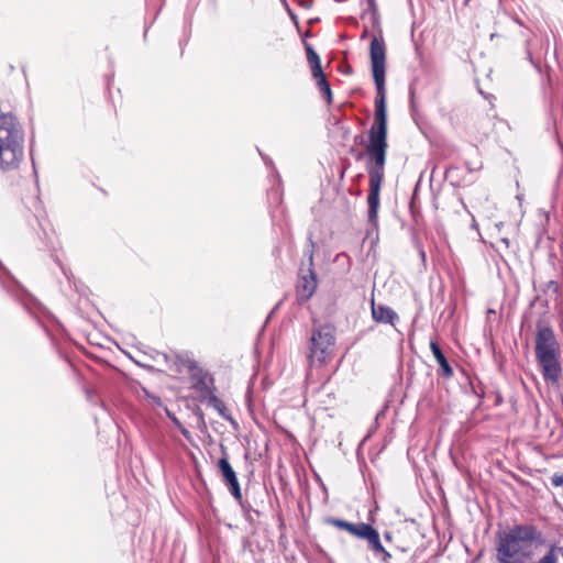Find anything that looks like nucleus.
Instances as JSON below:
<instances>
[{
  "label": "nucleus",
  "instance_id": "f257e3e1",
  "mask_svg": "<svg viewBox=\"0 0 563 563\" xmlns=\"http://www.w3.org/2000/svg\"><path fill=\"white\" fill-rule=\"evenodd\" d=\"M371 64L376 86L375 120L368 131V137H387V108H386V47L383 38L374 36L371 41Z\"/></svg>",
  "mask_w": 563,
  "mask_h": 563
},
{
  "label": "nucleus",
  "instance_id": "f03ea898",
  "mask_svg": "<svg viewBox=\"0 0 563 563\" xmlns=\"http://www.w3.org/2000/svg\"><path fill=\"white\" fill-rule=\"evenodd\" d=\"M24 158V130L10 112L0 111V172L19 169Z\"/></svg>",
  "mask_w": 563,
  "mask_h": 563
},
{
  "label": "nucleus",
  "instance_id": "7ed1b4c3",
  "mask_svg": "<svg viewBox=\"0 0 563 563\" xmlns=\"http://www.w3.org/2000/svg\"><path fill=\"white\" fill-rule=\"evenodd\" d=\"M543 533L533 525H515L508 531L498 533L497 560L500 563L527 556L532 543H542Z\"/></svg>",
  "mask_w": 563,
  "mask_h": 563
},
{
  "label": "nucleus",
  "instance_id": "20e7f679",
  "mask_svg": "<svg viewBox=\"0 0 563 563\" xmlns=\"http://www.w3.org/2000/svg\"><path fill=\"white\" fill-rule=\"evenodd\" d=\"M387 137H368L366 154L374 165L368 167L369 191L367 196L368 222L377 227L379 191L384 179V168L387 153Z\"/></svg>",
  "mask_w": 563,
  "mask_h": 563
},
{
  "label": "nucleus",
  "instance_id": "39448f33",
  "mask_svg": "<svg viewBox=\"0 0 563 563\" xmlns=\"http://www.w3.org/2000/svg\"><path fill=\"white\" fill-rule=\"evenodd\" d=\"M536 357L542 367L545 380L555 383L561 373L560 346L552 328L539 325L536 334Z\"/></svg>",
  "mask_w": 563,
  "mask_h": 563
},
{
  "label": "nucleus",
  "instance_id": "423d86ee",
  "mask_svg": "<svg viewBox=\"0 0 563 563\" xmlns=\"http://www.w3.org/2000/svg\"><path fill=\"white\" fill-rule=\"evenodd\" d=\"M335 336L333 329L329 325L319 327L313 331L310 339V357L322 363L325 361L329 350L334 345Z\"/></svg>",
  "mask_w": 563,
  "mask_h": 563
},
{
  "label": "nucleus",
  "instance_id": "0eeeda50",
  "mask_svg": "<svg viewBox=\"0 0 563 563\" xmlns=\"http://www.w3.org/2000/svg\"><path fill=\"white\" fill-rule=\"evenodd\" d=\"M313 249L314 243L309 238V244L307 250L305 251V256L308 257V267L305 271L303 268L300 269L301 275L299 279V284L297 287L298 296L301 300H308L312 297V295L316 291L318 282H317V275L312 268L313 266Z\"/></svg>",
  "mask_w": 563,
  "mask_h": 563
},
{
  "label": "nucleus",
  "instance_id": "6e6552de",
  "mask_svg": "<svg viewBox=\"0 0 563 563\" xmlns=\"http://www.w3.org/2000/svg\"><path fill=\"white\" fill-rule=\"evenodd\" d=\"M218 467H219V471L223 477V481L227 484V486L229 487L232 496L239 503H241V500H242L241 487H240L236 474H235L234 470L232 468L227 456L219 459Z\"/></svg>",
  "mask_w": 563,
  "mask_h": 563
},
{
  "label": "nucleus",
  "instance_id": "1a4fd4ad",
  "mask_svg": "<svg viewBox=\"0 0 563 563\" xmlns=\"http://www.w3.org/2000/svg\"><path fill=\"white\" fill-rule=\"evenodd\" d=\"M361 539H364L368 543V548L374 552V555L378 558L382 562L388 563L391 558V554L383 547L379 538L378 531L367 525L364 529V532L361 536Z\"/></svg>",
  "mask_w": 563,
  "mask_h": 563
},
{
  "label": "nucleus",
  "instance_id": "9d476101",
  "mask_svg": "<svg viewBox=\"0 0 563 563\" xmlns=\"http://www.w3.org/2000/svg\"><path fill=\"white\" fill-rule=\"evenodd\" d=\"M361 539H364L368 543V548L374 552V555L378 558L382 562L388 563L391 558V554L383 547L379 538L378 531L367 525L364 529V532L361 536Z\"/></svg>",
  "mask_w": 563,
  "mask_h": 563
},
{
  "label": "nucleus",
  "instance_id": "9b49d317",
  "mask_svg": "<svg viewBox=\"0 0 563 563\" xmlns=\"http://www.w3.org/2000/svg\"><path fill=\"white\" fill-rule=\"evenodd\" d=\"M188 374L192 382L191 387L201 396L206 397L214 390L213 378L202 367H194Z\"/></svg>",
  "mask_w": 563,
  "mask_h": 563
},
{
  "label": "nucleus",
  "instance_id": "f8f14e48",
  "mask_svg": "<svg viewBox=\"0 0 563 563\" xmlns=\"http://www.w3.org/2000/svg\"><path fill=\"white\" fill-rule=\"evenodd\" d=\"M372 317L376 322L388 323L394 325L395 321L398 320L397 313L389 307L384 305H375L372 301Z\"/></svg>",
  "mask_w": 563,
  "mask_h": 563
},
{
  "label": "nucleus",
  "instance_id": "ddd939ff",
  "mask_svg": "<svg viewBox=\"0 0 563 563\" xmlns=\"http://www.w3.org/2000/svg\"><path fill=\"white\" fill-rule=\"evenodd\" d=\"M166 362L173 360L174 365L176 366L175 371L177 373H181L183 369H187L188 373L194 371V367H198V363L192 360L187 353L184 354H175L174 356H168L167 354H163Z\"/></svg>",
  "mask_w": 563,
  "mask_h": 563
},
{
  "label": "nucleus",
  "instance_id": "4468645a",
  "mask_svg": "<svg viewBox=\"0 0 563 563\" xmlns=\"http://www.w3.org/2000/svg\"><path fill=\"white\" fill-rule=\"evenodd\" d=\"M430 349L441 368L443 377H445V378L452 377L453 369H452L450 363L448 362L445 355L443 354L441 347L439 346V344L434 341H431Z\"/></svg>",
  "mask_w": 563,
  "mask_h": 563
},
{
  "label": "nucleus",
  "instance_id": "2eb2a0df",
  "mask_svg": "<svg viewBox=\"0 0 563 563\" xmlns=\"http://www.w3.org/2000/svg\"><path fill=\"white\" fill-rule=\"evenodd\" d=\"M330 522L342 530H345L350 532L352 536H355L357 538H361L362 533L364 532V529L367 527L368 523L365 522H358V523H352L342 519H331Z\"/></svg>",
  "mask_w": 563,
  "mask_h": 563
},
{
  "label": "nucleus",
  "instance_id": "dca6fc26",
  "mask_svg": "<svg viewBox=\"0 0 563 563\" xmlns=\"http://www.w3.org/2000/svg\"><path fill=\"white\" fill-rule=\"evenodd\" d=\"M34 218L37 225L43 231L44 238L48 240L49 238L46 229L45 210L43 209L42 202L38 199H35L34 201Z\"/></svg>",
  "mask_w": 563,
  "mask_h": 563
},
{
  "label": "nucleus",
  "instance_id": "f3484780",
  "mask_svg": "<svg viewBox=\"0 0 563 563\" xmlns=\"http://www.w3.org/2000/svg\"><path fill=\"white\" fill-rule=\"evenodd\" d=\"M206 397L208 399L207 402L210 407L214 408L222 418L231 420V418L227 415V408L223 401L214 395V390L211 391V394H208Z\"/></svg>",
  "mask_w": 563,
  "mask_h": 563
},
{
  "label": "nucleus",
  "instance_id": "a211bd4d",
  "mask_svg": "<svg viewBox=\"0 0 563 563\" xmlns=\"http://www.w3.org/2000/svg\"><path fill=\"white\" fill-rule=\"evenodd\" d=\"M317 85L319 87V90L324 96L328 103L332 102V91L330 88V85L325 77H321V79L317 80Z\"/></svg>",
  "mask_w": 563,
  "mask_h": 563
},
{
  "label": "nucleus",
  "instance_id": "6ab92c4d",
  "mask_svg": "<svg viewBox=\"0 0 563 563\" xmlns=\"http://www.w3.org/2000/svg\"><path fill=\"white\" fill-rule=\"evenodd\" d=\"M536 563H558L556 547L552 545Z\"/></svg>",
  "mask_w": 563,
  "mask_h": 563
},
{
  "label": "nucleus",
  "instance_id": "aec40b11",
  "mask_svg": "<svg viewBox=\"0 0 563 563\" xmlns=\"http://www.w3.org/2000/svg\"><path fill=\"white\" fill-rule=\"evenodd\" d=\"M306 54L309 65L321 63L318 53L309 44H306Z\"/></svg>",
  "mask_w": 563,
  "mask_h": 563
},
{
  "label": "nucleus",
  "instance_id": "412c9836",
  "mask_svg": "<svg viewBox=\"0 0 563 563\" xmlns=\"http://www.w3.org/2000/svg\"><path fill=\"white\" fill-rule=\"evenodd\" d=\"M311 67V73H312V76L319 80L321 79V77H325L323 70H322V67H321V63H318V64H312L310 65Z\"/></svg>",
  "mask_w": 563,
  "mask_h": 563
},
{
  "label": "nucleus",
  "instance_id": "4be33fe9",
  "mask_svg": "<svg viewBox=\"0 0 563 563\" xmlns=\"http://www.w3.org/2000/svg\"><path fill=\"white\" fill-rule=\"evenodd\" d=\"M22 303L25 306L26 309L31 310L32 306H36L37 301L35 298H33L30 294H24V297L21 299Z\"/></svg>",
  "mask_w": 563,
  "mask_h": 563
},
{
  "label": "nucleus",
  "instance_id": "5701e85b",
  "mask_svg": "<svg viewBox=\"0 0 563 563\" xmlns=\"http://www.w3.org/2000/svg\"><path fill=\"white\" fill-rule=\"evenodd\" d=\"M551 483L555 487L563 486V474H561V473L553 474V476L551 477Z\"/></svg>",
  "mask_w": 563,
  "mask_h": 563
},
{
  "label": "nucleus",
  "instance_id": "b1692460",
  "mask_svg": "<svg viewBox=\"0 0 563 563\" xmlns=\"http://www.w3.org/2000/svg\"><path fill=\"white\" fill-rule=\"evenodd\" d=\"M527 58H528V60L533 65V67H534L538 71H540V70H541L540 65H539L538 63H536V62H534V59H533V57H532V54H531L529 51H527Z\"/></svg>",
  "mask_w": 563,
  "mask_h": 563
},
{
  "label": "nucleus",
  "instance_id": "393cba45",
  "mask_svg": "<svg viewBox=\"0 0 563 563\" xmlns=\"http://www.w3.org/2000/svg\"><path fill=\"white\" fill-rule=\"evenodd\" d=\"M178 429L180 430L181 434L187 439H191V434L187 428H185L183 424H179Z\"/></svg>",
  "mask_w": 563,
  "mask_h": 563
},
{
  "label": "nucleus",
  "instance_id": "a878e982",
  "mask_svg": "<svg viewBox=\"0 0 563 563\" xmlns=\"http://www.w3.org/2000/svg\"><path fill=\"white\" fill-rule=\"evenodd\" d=\"M548 289H552L554 292H556V291H558V289H559V285H558V283H555V282H553V280H550V282L548 283Z\"/></svg>",
  "mask_w": 563,
  "mask_h": 563
},
{
  "label": "nucleus",
  "instance_id": "bb28decb",
  "mask_svg": "<svg viewBox=\"0 0 563 563\" xmlns=\"http://www.w3.org/2000/svg\"><path fill=\"white\" fill-rule=\"evenodd\" d=\"M457 170L456 167H450L446 169L445 172V177L446 178H452L453 177V174Z\"/></svg>",
  "mask_w": 563,
  "mask_h": 563
},
{
  "label": "nucleus",
  "instance_id": "cd10ccee",
  "mask_svg": "<svg viewBox=\"0 0 563 563\" xmlns=\"http://www.w3.org/2000/svg\"><path fill=\"white\" fill-rule=\"evenodd\" d=\"M369 9H375V0H366Z\"/></svg>",
  "mask_w": 563,
  "mask_h": 563
},
{
  "label": "nucleus",
  "instance_id": "c85d7f7f",
  "mask_svg": "<svg viewBox=\"0 0 563 563\" xmlns=\"http://www.w3.org/2000/svg\"><path fill=\"white\" fill-rule=\"evenodd\" d=\"M172 420L175 423V426H177V428L179 427V424H181L180 421L175 416L172 417Z\"/></svg>",
  "mask_w": 563,
  "mask_h": 563
},
{
  "label": "nucleus",
  "instance_id": "c756f323",
  "mask_svg": "<svg viewBox=\"0 0 563 563\" xmlns=\"http://www.w3.org/2000/svg\"><path fill=\"white\" fill-rule=\"evenodd\" d=\"M556 552H559L563 558V547H556Z\"/></svg>",
  "mask_w": 563,
  "mask_h": 563
},
{
  "label": "nucleus",
  "instance_id": "7c9ffc66",
  "mask_svg": "<svg viewBox=\"0 0 563 563\" xmlns=\"http://www.w3.org/2000/svg\"><path fill=\"white\" fill-rule=\"evenodd\" d=\"M385 538H386L387 540H390V534H389V533H386V534H385Z\"/></svg>",
  "mask_w": 563,
  "mask_h": 563
}]
</instances>
